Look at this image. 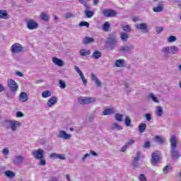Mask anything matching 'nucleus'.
<instances>
[{"mask_svg": "<svg viewBox=\"0 0 181 181\" xmlns=\"http://www.w3.org/2000/svg\"><path fill=\"white\" fill-rule=\"evenodd\" d=\"M171 158L174 160H177L180 158V153L177 151V139L176 136L172 135L170 139Z\"/></svg>", "mask_w": 181, "mask_h": 181, "instance_id": "obj_1", "label": "nucleus"}, {"mask_svg": "<svg viewBox=\"0 0 181 181\" xmlns=\"http://www.w3.org/2000/svg\"><path fill=\"white\" fill-rule=\"evenodd\" d=\"M21 125V122L16 120H5L6 129H11L13 132H15Z\"/></svg>", "mask_w": 181, "mask_h": 181, "instance_id": "obj_2", "label": "nucleus"}, {"mask_svg": "<svg viewBox=\"0 0 181 181\" xmlns=\"http://www.w3.org/2000/svg\"><path fill=\"white\" fill-rule=\"evenodd\" d=\"M161 52L165 56H168V54H177L179 53V47L175 45L165 47L162 48Z\"/></svg>", "mask_w": 181, "mask_h": 181, "instance_id": "obj_3", "label": "nucleus"}, {"mask_svg": "<svg viewBox=\"0 0 181 181\" xmlns=\"http://www.w3.org/2000/svg\"><path fill=\"white\" fill-rule=\"evenodd\" d=\"M118 43V41L117 40V37L115 36H110L107 38V40L106 41V45L107 46V49L110 50H112Z\"/></svg>", "mask_w": 181, "mask_h": 181, "instance_id": "obj_4", "label": "nucleus"}, {"mask_svg": "<svg viewBox=\"0 0 181 181\" xmlns=\"http://www.w3.org/2000/svg\"><path fill=\"white\" fill-rule=\"evenodd\" d=\"M11 52L13 54H18V53H22L23 52V47L20 43H14L11 47Z\"/></svg>", "mask_w": 181, "mask_h": 181, "instance_id": "obj_5", "label": "nucleus"}, {"mask_svg": "<svg viewBox=\"0 0 181 181\" xmlns=\"http://www.w3.org/2000/svg\"><path fill=\"white\" fill-rule=\"evenodd\" d=\"M78 101L79 104H91V103H95V98H90V97H79L78 98Z\"/></svg>", "mask_w": 181, "mask_h": 181, "instance_id": "obj_6", "label": "nucleus"}, {"mask_svg": "<svg viewBox=\"0 0 181 181\" xmlns=\"http://www.w3.org/2000/svg\"><path fill=\"white\" fill-rule=\"evenodd\" d=\"M134 45L129 44L121 46L119 47V52H120L121 53H131V52H134Z\"/></svg>", "mask_w": 181, "mask_h": 181, "instance_id": "obj_7", "label": "nucleus"}, {"mask_svg": "<svg viewBox=\"0 0 181 181\" xmlns=\"http://www.w3.org/2000/svg\"><path fill=\"white\" fill-rule=\"evenodd\" d=\"M26 160V158L23 156L16 155L14 156V159L13 160V165L19 166V165H22L23 162Z\"/></svg>", "mask_w": 181, "mask_h": 181, "instance_id": "obj_8", "label": "nucleus"}, {"mask_svg": "<svg viewBox=\"0 0 181 181\" xmlns=\"http://www.w3.org/2000/svg\"><path fill=\"white\" fill-rule=\"evenodd\" d=\"M33 155L35 159H43L45 158V151L42 148H38V150L33 151Z\"/></svg>", "mask_w": 181, "mask_h": 181, "instance_id": "obj_9", "label": "nucleus"}, {"mask_svg": "<svg viewBox=\"0 0 181 181\" xmlns=\"http://www.w3.org/2000/svg\"><path fill=\"white\" fill-rule=\"evenodd\" d=\"M102 13L105 16V18H115L117 13L115 10L112 9H105L103 11Z\"/></svg>", "mask_w": 181, "mask_h": 181, "instance_id": "obj_10", "label": "nucleus"}, {"mask_svg": "<svg viewBox=\"0 0 181 181\" xmlns=\"http://www.w3.org/2000/svg\"><path fill=\"white\" fill-rule=\"evenodd\" d=\"M8 86L10 88V91H11L12 93L18 91V83H16V82H15L13 79H10L8 81Z\"/></svg>", "mask_w": 181, "mask_h": 181, "instance_id": "obj_11", "label": "nucleus"}, {"mask_svg": "<svg viewBox=\"0 0 181 181\" xmlns=\"http://www.w3.org/2000/svg\"><path fill=\"white\" fill-rule=\"evenodd\" d=\"M141 158V151H137L136 153V157L134 158L132 165L136 169H138L139 168V158Z\"/></svg>", "mask_w": 181, "mask_h": 181, "instance_id": "obj_12", "label": "nucleus"}, {"mask_svg": "<svg viewBox=\"0 0 181 181\" xmlns=\"http://www.w3.org/2000/svg\"><path fill=\"white\" fill-rule=\"evenodd\" d=\"M27 28L30 30H33L39 28V24L36 21H34L33 20H30L27 22Z\"/></svg>", "mask_w": 181, "mask_h": 181, "instance_id": "obj_13", "label": "nucleus"}, {"mask_svg": "<svg viewBox=\"0 0 181 181\" xmlns=\"http://www.w3.org/2000/svg\"><path fill=\"white\" fill-rule=\"evenodd\" d=\"M57 138L69 140L70 138H71V134H67L64 130H60L59 134L57 135Z\"/></svg>", "mask_w": 181, "mask_h": 181, "instance_id": "obj_14", "label": "nucleus"}, {"mask_svg": "<svg viewBox=\"0 0 181 181\" xmlns=\"http://www.w3.org/2000/svg\"><path fill=\"white\" fill-rule=\"evenodd\" d=\"M49 158L52 159H60L61 160H65L66 159L64 154H57L56 153H51Z\"/></svg>", "mask_w": 181, "mask_h": 181, "instance_id": "obj_15", "label": "nucleus"}, {"mask_svg": "<svg viewBox=\"0 0 181 181\" xmlns=\"http://www.w3.org/2000/svg\"><path fill=\"white\" fill-rule=\"evenodd\" d=\"M110 128L112 129V131H121L122 130L123 127L122 126L119 125V124L113 122L110 125Z\"/></svg>", "mask_w": 181, "mask_h": 181, "instance_id": "obj_16", "label": "nucleus"}, {"mask_svg": "<svg viewBox=\"0 0 181 181\" xmlns=\"http://www.w3.org/2000/svg\"><path fill=\"white\" fill-rule=\"evenodd\" d=\"M159 159H160V156L158 153H153L151 155V163L153 165H156L159 162Z\"/></svg>", "mask_w": 181, "mask_h": 181, "instance_id": "obj_17", "label": "nucleus"}, {"mask_svg": "<svg viewBox=\"0 0 181 181\" xmlns=\"http://www.w3.org/2000/svg\"><path fill=\"white\" fill-rule=\"evenodd\" d=\"M136 29H137V30H143L144 32H148V24L146 23L137 24L136 25Z\"/></svg>", "mask_w": 181, "mask_h": 181, "instance_id": "obj_18", "label": "nucleus"}, {"mask_svg": "<svg viewBox=\"0 0 181 181\" xmlns=\"http://www.w3.org/2000/svg\"><path fill=\"white\" fill-rule=\"evenodd\" d=\"M52 62L54 64L59 66V67H63L64 65V62L57 57H52Z\"/></svg>", "mask_w": 181, "mask_h": 181, "instance_id": "obj_19", "label": "nucleus"}, {"mask_svg": "<svg viewBox=\"0 0 181 181\" xmlns=\"http://www.w3.org/2000/svg\"><path fill=\"white\" fill-rule=\"evenodd\" d=\"M115 109L107 108L102 112V115H112V114H115Z\"/></svg>", "mask_w": 181, "mask_h": 181, "instance_id": "obj_20", "label": "nucleus"}, {"mask_svg": "<svg viewBox=\"0 0 181 181\" xmlns=\"http://www.w3.org/2000/svg\"><path fill=\"white\" fill-rule=\"evenodd\" d=\"M54 104H57V97H52L49 99L47 102L48 107H52L54 105Z\"/></svg>", "mask_w": 181, "mask_h": 181, "instance_id": "obj_21", "label": "nucleus"}, {"mask_svg": "<svg viewBox=\"0 0 181 181\" xmlns=\"http://www.w3.org/2000/svg\"><path fill=\"white\" fill-rule=\"evenodd\" d=\"M0 19H9V14L6 10H0Z\"/></svg>", "mask_w": 181, "mask_h": 181, "instance_id": "obj_22", "label": "nucleus"}, {"mask_svg": "<svg viewBox=\"0 0 181 181\" xmlns=\"http://www.w3.org/2000/svg\"><path fill=\"white\" fill-rule=\"evenodd\" d=\"M155 141L156 142H157V144H159L160 145H163V144L166 142V140L165 139V138L160 136H156Z\"/></svg>", "mask_w": 181, "mask_h": 181, "instance_id": "obj_23", "label": "nucleus"}, {"mask_svg": "<svg viewBox=\"0 0 181 181\" xmlns=\"http://www.w3.org/2000/svg\"><path fill=\"white\" fill-rule=\"evenodd\" d=\"M120 39L122 42H128V39H129V35L127 33H121Z\"/></svg>", "mask_w": 181, "mask_h": 181, "instance_id": "obj_24", "label": "nucleus"}, {"mask_svg": "<svg viewBox=\"0 0 181 181\" xmlns=\"http://www.w3.org/2000/svg\"><path fill=\"white\" fill-rule=\"evenodd\" d=\"M102 54H103L101 53V52L98 50H95L92 54V57L95 59V60H98V59L101 57Z\"/></svg>", "mask_w": 181, "mask_h": 181, "instance_id": "obj_25", "label": "nucleus"}, {"mask_svg": "<svg viewBox=\"0 0 181 181\" xmlns=\"http://www.w3.org/2000/svg\"><path fill=\"white\" fill-rule=\"evenodd\" d=\"M20 101L22 103H26L28 101V94L25 92H22L19 95Z\"/></svg>", "mask_w": 181, "mask_h": 181, "instance_id": "obj_26", "label": "nucleus"}, {"mask_svg": "<svg viewBox=\"0 0 181 181\" xmlns=\"http://www.w3.org/2000/svg\"><path fill=\"white\" fill-rule=\"evenodd\" d=\"M95 40L93 37H86L83 39V45H90V43H94Z\"/></svg>", "mask_w": 181, "mask_h": 181, "instance_id": "obj_27", "label": "nucleus"}, {"mask_svg": "<svg viewBox=\"0 0 181 181\" xmlns=\"http://www.w3.org/2000/svg\"><path fill=\"white\" fill-rule=\"evenodd\" d=\"M115 119L118 121V122H122V121H124V115L116 113L115 115Z\"/></svg>", "mask_w": 181, "mask_h": 181, "instance_id": "obj_28", "label": "nucleus"}, {"mask_svg": "<svg viewBox=\"0 0 181 181\" xmlns=\"http://www.w3.org/2000/svg\"><path fill=\"white\" fill-rule=\"evenodd\" d=\"M40 18L42 21H45V22H49L50 19V16L48 14H46V13H41Z\"/></svg>", "mask_w": 181, "mask_h": 181, "instance_id": "obj_29", "label": "nucleus"}, {"mask_svg": "<svg viewBox=\"0 0 181 181\" xmlns=\"http://www.w3.org/2000/svg\"><path fill=\"white\" fill-rule=\"evenodd\" d=\"M124 64H125V61L124 59H117L115 62L116 67H124Z\"/></svg>", "mask_w": 181, "mask_h": 181, "instance_id": "obj_30", "label": "nucleus"}, {"mask_svg": "<svg viewBox=\"0 0 181 181\" xmlns=\"http://www.w3.org/2000/svg\"><path fill=\"white\" fill-rule=\"evenodd\" d=\"M86 10L84 11V13L86 16V18H93V16H94V11H90V9H87L86 8Z\"/></svg>", "mask_w": 181, "mask_h": 181, "instance_id": "obj_31", "label": "nucleus"}, {"mask_svg": "<svg viewBox=\"0 0 181 181\" xmlns=\"http://www.w3.org/2000/svg\"><path fill=\"white\" fill-rule=\"evenodd\" d=\"M146 129V124L145 123H141L139 125V131L141 134H144Z\"/></svg>", "mask_w": 181, "mask_h": 181, "instance_id": "obj_32", "label": "nucleus"}, {"mask_svg": "<svg viewBox=\"0 0 181 181\" xmlns=\"http://www.w3.org/2000/svg\"><path fill=\"white\" fill-rule=\"evenodd\" d=\"M83 6H85L86 9H91L90 7V5H88V1L89 0H78Z\"/></svg>", "mask_w": 181, "mask_h": 181, "instance_id": "obj_33", "label": "nucleus"}, {"mask_svg": "<svg viewBox=\"0 0 181 181\" xmlns=\"http://www.w3.org/2000/svg\"><path fill=\"white\" fill-rule=\"evenodd\" d=\"M157 117H162L163 115V107L162 106H157Z\"/></svg>", "mask_w": 181, "mask_h": 181, "instance_id": "obj_34", "label": "nucleus"}, {"mask_svg": "<svg viewBox=\"0 0 181 181\" xmlns=\"http://www.w3.org/2000/svg\"><path fill=\"white\" fill-rule=\"evenodd\" d=\"M153 12H162L163 11V4H159L158 6L153 8Z\"/></svg>", "mask_w": 181, "mask_h": 181, "instance_id": "obj_35", "label": "nucleus"}, {"mask_svg": "<svg viewBox=\"0 0 181 181\" xmlns=\"http://www.w3.org/2000/svg\"><path fill=\"white\" fill-rule=\"evenodd\" d=\"M50 95H52V92H50V90H46L42 93V97L43 98H47L48 97H50Z\"/></svg>", "mask_w": 181, "mask_h": 181, "instance_id": "obj_36", "label": "nucleus"}, {"mask_svg": "<svg viewBox=\"0 0 181 181\" xmlns=\"http://www.w3.org/2000/svg\"><path fill=\"white\" fill-rule=\"evenodd\" d=\"M5 175L6 176H7V177H9L10 179L15 177V173L11 170L6 171Z\"/></svg>", "mask_w": 181, "mask_h": 181, "instance_id": "obj_37", "label": "nucleus"}, {"mask_svg": "<svg viewBox=\"0 0 181 181\" xmlns=\"http://www.w3.org/2000/svg\"><path fill=\"white\" fill-rule=\"evenodd\" d=\"M163 173L167 175V173H169V171L172 170V165L170 164L167 165L163 169Z\"/></svg>", "mask_w": 181, "mask_h": 181, "instance_id": "obj_38", "label": "nucleus"}, {"mask_svg": "<svg viewBox=\"0 0 181 181\" xmlns=\"http://www.w3.org/2000/svg\"><path fill=\"white\" fill-rule=\"evenodd\" d=\"M91 52L90 50H86L84 49H82L80 50L79 52V54H81V56H87V54H90Z\"/></svg>", "mask_w": 181, "mask_h": 181, "instance_id": "obj_39", "label": "nucleus"}, {"mask_svg": "<svg viewBox=\"0 0 181 181\" xmlns=\"http://www.w3.org/2000/svg\"><path fill=\"white\" fill-rule=\"evenodd\" d=\"M103 30L105 32H108L110 30V23L107 21L105 22L103 27Z\"/></svg>", "mask_w": 181, "mask_h": 181, "instance_id": "obj_40", "label": "nucleus"}, {"mask_svg": "<svg viewBox=\"0 0 181 181\" xmlns=\"http://www.w3.org/2000/svg\"><path fill=\"white\" fill-rule=\"evenodd\" d=\"M176 40H177V38L175 35H170L168 38V43H173V42H176Z\"/></svg>", "mask_w": 181, "mask_h": 181, "instance_id": "obj_41", "label": "nucleus"}, {"mask_svg": "<svg viewBox=\"0 0 181 181\" xmlns=\"http://www.w3.org/2000/svg\"><path fill=\"white\" fill-rule=\"evenodd\" d=\"M79 28H83V26H86V28H88L90 26V23L87 21H81L78 24Z\"/></svg>", "mask_w": 181, "mask_h": 181, "instance_id": "obj_42", "label": "nucleus"}, {"mask_svg": "<svg viewBox=\"0 0 181 181\" xmlns=\"http://www.w3.org/2000/svg\"><path fill=\"white\" fill-rule=\"evenodd\" d=\"M122 30H124V32H131V30H132L131 26H129L128 25H122Z\"/></svg>", "mask_w": 181, "mask_h": 181, "instance_id": "obj_43", "label": "nucleus"}, {"mask_svg": "<svg viewBox=\"0 0 181 181\" xmlns=\"http://www.w3.org/2000/svg\"><path fill=\"white\" fill-rule=\"evenodd\" d=\"M75 70L78 73V74H79L81 78H83V77H84V74H83V71L80 70V68H78V66H75Z\"/></svg>", "mask_w": 181, "mask_h": 181, "instance_id": "obj_44", "label": "nucleus"}, {"mask_svg": "<svg viewBox=\"0 0 181 181\" xmlns=\"http://www.w3.org/2000/svg\"><path fill=\"white\" fill-rule=\"evenodd\" d=\"M124 122L126 124V127H131V118H129V117L127 116L125 119H124Z\"/></svg>", "mask_w": 181, "mask_h": 181, "instance_id": "obj_45", "label": "nucleus"}, {"mask_svg": "<svg viewBox=\"0 0 181 181\" xmlns=\"http://www.w3.org/2000/svg\"><path fill=\"white\" fill-rule=\"evenodd\" d=\"M149 98H151L154 103H159V100H158V98H156L153 93H149Z\"/></svg>", "mask_w": 181, "mask_h": 181, "instance_id": "obj_46", "label": "nucleus"}, {"mask_svg": "<svg viewBox=\"0 0 181 181\" xmlns=\"http://www.w3.org/2000/svg\"><path fill=\"white\" fill-rule=\"evenodd\" d=\"M59 83L60 88H66V82H64V81H63L62 80H59Z\"/></svg>", "mask_w": 181, "mask_h": 181, "instance_id": "obj_47", "label": "nucleus"}, {"mask_svg": "<svg viewBox=\"0 0 181 181\" xmlns=\"http://www.w3.org/2000/svg\"><path fill=\"white\" fill-rule=\"evenodd\" d=\"M139 179L140 181H148V180H146V177L145 175H144V174H141V175H139Z\"/></svg>", "mask_w": 181, "mask_h": 181, "instance_id": "obj_48", "label": "nucleus"}, {"mask_svg": "<svg viewBox=\"0 0 181 181\" xmlns=\"http://www.w3.org/2000/svg\"><path fill=\"white\" fill-rule=\"evenodd\" d=\"M90 153H86L85 154L83 158H82V161L83 162H86V160H87V158H90Z\"/></svg>", "mask_w": 181, "mask_h": 181, "instance_id": "obj_49", "label": "nucleus"}, {"mask_svg": "<svg viewBox=\"0 0 181 181\" xmlns=\"http://www.w3.org/2000/svg\"><path fill=\"white\" fill-rule=\"evenodd\" d=\"M90 153H86L85 154L83 158H82V161L83 162H86V160H87V158H90Z\"/></svg>", "mask_w": 181, "mask_h": 181, "instance_id": "obj_50", "label": "nucleus"}, {"mask_svg": "<svg viewBox=\"0 0 181 181\" xmlns=\"http://www.w3.org/2000/svg\"><path fill=\"white\" fill-rule=\"evenodd\" d=\"M3 155L8 156L9 155V149L5 148L2 150Z\"/></svg>", "mask_w": 181, "mask_h": 181, "instance_id": "obj_51", "label": "nucleus"}, {"mask_svg": "<svg viewBox=\"0 0 181 181\" xmlns=\"http://www.w3.org/2000/svg\"><path fill=\"white\" fill-rule=\"evenodd\" d=\"M163 32V27H158L156 30L157 35H159Z\"/></svg>", "mask_w": 181, "mask_h": 181, "instance_id": "obj_52", "label": "nucleus"}, {"mask_svg": "<svg viewBox=\"0 0 181 181\" xmlns=\"http://www.w3.org/2000/svg\"><path fill=\"white\" fill-rule=\"evenodd\" d=\"M145 118H146V121H151V119H152V116L151 115V114L146 113L145 115Z\"/></svg>", "mask_w": 181, "mask_h": 181, "instance_id": "obj_53", "label": "nucleus"}, {"mask_svg": "<svg viewBox=\"0 0 181 181\" xmlns=\"http://www.w3.org/2000/svg\"><path fill=\"white\" fill-rule=\"evenodd\" d=\"M16 117L17 118H21L22 117H25V115L22 112L18 111L16 112Z\"/></svg>", "mask_w": 181, "mask_h": 181, "instance_id": "obj_54", "label": "nucleus"}, {"mask_svg": "<svg viewBox=\"0 0 181 181\" xmlns=\"http://www.w3.org/2000/svg\"><path fill=\"white\" fill-rule=\"evenodd\" d=\"M39 160H40V165L42 166H45L46 165V160H45V157Z\"/></svg>", "mask_w": 181, "mask_h": 181, "instance_id": "obj_55", "label": "nucleus"}, {"mask_svg": "<svg viewBox=\"0 0 181 181\" xmlns=\"http://www.w3.org/2000/svg\"><path fill=\"white\" fill-rule=\"evenodd\" d=\"M134 143H135V140L130 139V140H129V141L126 143V145H127V146H129L132 145V144H134Z\"/></svg>", "mask_w": 181, "mask_h": 181, "instance_id": "obj_56", "label": "nucleus"}, {"mask_svg": "<svg viewBox=\"0 0 181 181\" xmlns=\"http://www.w3.org/2000/svg\"><path fill=\"white\" fill-rule=\"evenodd\" d=\"M91 80L92 81H95L96 80H98V78L95 76L94 74H91Z\"/></svg>", "mask_w": 181, "mask_h": 181, "instance_id": "obj_57", "label": "nucleus"}, {"mask_svg": "<svg viewBox=\"0 0 181 181\" xmlns=\"http://www.w3.org/2000/svg\"><path fill=\"white\" fill-rule=\"evenodd\" d=\"M95 86H97V87H101L102 86L101 81H100V80L98 79L95 81Z\"/></svg>", "mask_w": 181, "mask_h": 181, "instance_id": "obj_58", "label": "nucleus"}, {"mask_svg": "<svg viewBox=\"0 0 181 181\" xmlns=\"http://www.w3.org/2000/svg\"><path fill=\"white\" fill-rule=\"evenodd\" d=\"M65 18L66 19H70V18H73V13H67L65 16Z\"/></svg>", "mask_w": 181, "mask_h": 181, "instance_id": "obj_59", "label": "nucleus"}, {"mask_svg": "<svg viewBox=\"0 0 181 181\" xmlns=\"http://www.w3.org/2000/svg\"><path fill=\"white\" fill-rule=\"evenodd\" d=\"M127 149H128V146L126 144L124 145L122 148H121V152H125V151H127Z\"/></svg>", "mask_w": 181, "mask_h": 181, "instance_id": "obj_60", "label": "nucleus"}, {"mask_svg": "<svg viewBox=\"0 0 181 181\" xmlns=\"http://www.w3.org/2000/svg\"><path fill=\"white\" fill-rule=\"evenodd\" d=\"M144 148H149L151 146V143L149 141H146L144 143Z\"/></svg>", "mask_w": 181, "mask_h": 181, "instance_id": "obj_61", "label": "nucleus"}, {"mask_svg": "<svg viewBox=\"0 0 181 181\" xmlns=\"http://www.w3.org/2000/svg\"><path fill=\"white\" fill-rule=\"evenodd\" d=\"M81 80H82V81H83V85L84 86H87V79H86V77L85 76H83V78H81Z\"/></svg>", "mask_w": 181, "mask_h": 181, "instance_id": "obj_62", "label": "nucleus"}, {"mask_svg": "<svg viewBox=\"0 0 181 181\" xmlns=\"http://www.w3.org/2000/svg\"><path fill=\"white\" fill-rule=\"evenodd\" d=\"M90 155H92L93 156H98V154L97 153H95V151H90Z\"/></svg>", "mask_w": 181, "mask_h": 181, "instance_id": "obj_63", "label": "nucleus"}, {"mask_svg": "<svg viewBox=\"0 0 181 181\" xmlns=\"http://www.w3.org/2000/svg\"><path fill=\"white\" fill-rule=\"evenodd\" d=\"M16 74V76H18V77H23V74H22L21 71H17Z\"/></svg>", "mask_w": 181, "mask_h": 181, "instance_id": "obj_64", "label": "nucleus"}]
</instances>
